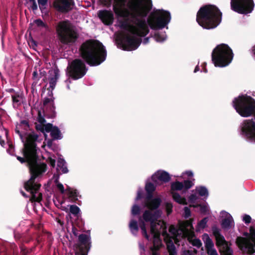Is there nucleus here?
<instances>
[{
  "label": "nucleus",
  "instance_id": "nucleus-17",
  "mask_svg": "<svg viewBox=\"0 0 255 255\" xmlns=\"http://www.w3.org/2000/svg\"><path fill=\"white\" fill-rule=\"evenodd\" d=\"M75 5L74 0H55L53 2L54 7L62 13H67L73 9Z\"/></svg>",
  "mask_w": 255,
  "mask_h": 255
},
{
  "label": "nucleus",
  "instance_id": "nucleus-14",
  "mask_svg": "<svg viewBox=\"0 0 255 255\" xmlns=\"http://www.w3.org/2000/svg\"><path fill=\"white\" fill-rule=\"evenodd\" d=\"M193 219H190L184 222H180L178 228L176 226V243L178 236L181 235L182 237H185L193 234Z\"/></svg>",
  "mask_w": 255,
  "mask_h": 255
},
{
  "label": "nucleus",
  "instance_id": "nucleus-52",
  "mask_svg": "<svg viewBox=\"0 0 255 255\" xmlns=\"http://www.w3.org/2000/svg\"><path fill=\"white\" fill-rule=\"evenodd\" d=\"M252 220L251 217L250 216L248 215H245L243 217V221L246 223V224H249L251 222Z\"/></svg>",
  "mask_w": 255,
  "mask_h": 255
},
{
  "label": "nucleus",
  "instance_id": "nucleus-47",
  "mask_svg": "<svg viewBox=\"0 0 255 255\" xmlns=\"http://www.w3.org/2000/svg\"><path fill=\"white\" fill-rule=\"evenodd\" d=\"M171 194H172L173 200L175 201V181L171 183Z\"/></svg>",
  "mask_w": 255,
  "mask_h": 255
},
{
  "label": "nucleus",
  "instance_id": "nucleus-42",
  "mask_svg": "<svg viewBox=\"0 0 255 255\" xmlns=\"http://www.w3.org/2000/svg\"><path fill=\"white\" fill-rule=\"evenodd\" d=\"M74 225H75L77 228L83 232L84 229V224L82 220H77L74 223Z\"/></svg>",
  "mask_w": 255,
  "mask_h": 255
},
{
  "label": "nucleus",
  "instance_id": "nucleus-21",
  "mask_svg": "<svg viewBox=\"0 0 255 255\" xmlns=\"http://www.w3.org/2000/svg\"><path fill=\"white\" fill-rule=\"evenodd\" d=\"M221 226L225 230H229L234 227L235 223L232 216L228 212L222 211L220 213Z\"/></svg>",
  "mask_w": 255,
  "mask_h": 255
},
{
  "label": "nucleus",
  "instance_id": "nucleus-4",
  "mask_svg": "<svg viewBox=\"0 0 255 255\" xmlns=\"http://www.w3.org/2000/svg\"><path fill=\"white\" fill-rule=\"evenodd\" d=\"M233 105L242 117L254 115V119L244 120L241 128L242 134L247 140L255 142V100L251 96L242 95L234 99Z\"/></svg>",
  "mask_w": 255,
  "mask_h": 255
},
{
  "label": "nucleus",
  "instance_id": "nucleus-32",
  "mask_svg": "<svg viewBox=\"0 0 255 255\" xmlns=\"http://www.w3.org/2000/svg\"><path fill=\"white\" fill-rule=\"evenodd\" d=\"M208 221V218L205 217L200 221L196 227V231L198 232H200L201 230H203L205 229L207 226V223Z\"/></svg>",
  "mask_w": 255,
  "mask_h": 255
},
{
  "label": "nucleus",
  "instance_id": "nucleus-44",
  "mask_svg": "<svg viewBox=\"0 0 255 255\" xmlns=\"http://www.w3.org/2000/svg\"><path fill=\"white\" fill-rule=\"evenodd\" d=\"M172 204L171 202H167L165 204V209L167 215L170 214L172 211Z\"/></svg>",
  "mask_w": 255,
  "mask_h": 255
},
{
  "label": "nucleus",
  "instance_id": "nucleus-37",
  "mask_svg": "<svg viewBox=\"0 0 255 255\" xmlns=\"http://www.w3.org/2000/svg\"><path fill=\"white\" fill-rule=\"evenodd\" d=\"M140 228L142 231V234L143 236L147 240H149V236L147 233L145 224L144 222L142 221H141L140 222Z\"/></svg>",
  "mask_w": 255,
  "mask_h": 255
},
{
  "label": "nucleus",
  "instance_id": "nucleus-50",
  "mask_svg": "<svg viewBox=\"0 0 255 255\" xmlns=\"http://www.w3.org/2000/svg\"><path fill=\"white\" fill-rule=\"evenodd\" d=\"M66 164L65 160L61 158H59L57 161V166L58 168L62 166H64Z\"/></svg>",
  "mask_w": 255,
  "mask_h": 255
},
{
  "label": "nucleus",
  "instance_id": "nucleus-3",
  "mask_svg": "<svg viewBox=\"0 0 255 255\" xmlns=\"http://www.w3.org/2000/svg\"><path fill=\"white\" fill-rule=\"evenodd\" d=\"M79 54L82 59H75L69 63L67 74L73 80H76L83 77L88 68L85 63L90 66H96L103 62L107 57V51L103 44L99 41L88 39L80 45Z\"/></svg>",
  "mask_w": 255,
  "mask_h": 255
},
{
  "label": "nucleus",
  "instance_id": "nucleus-55",
  "mask_svg": "<svg viewBox=\"0 0 255 255\" xmlns=\"http://www.w3.org/2000/svg\"><path fill=\"white\" fill-rule=\"evenodd\" d=\"M39 8L42 13H44L45 14H47L48 13V11L46 7V5H40L39 6Z\"/></svg>",
  "mask_w": 255,
  "mask_h": 255
},
{
  "label": "nucleus",
  "instance_id": "nucleus-34",
  "mask_svg": "<svg viewBox=\"0 0 255 255\" xmlns=\"http://www.w3.org/2000/svg\"><path fill=\"white\" fill-rule=\"evenodd\" d=\"M197 207H200V212L204 215L209 214V207L206 204H199Z\"/></svg>",
  "mask_w": 255,
  "mask_h": 255
},
{
  "label": "nucleus",
  "instance_id": "nucleus-13",
  "mask_svg": "<svg viewBox=\"0 0 255 255\" xmlns=\"http://www.w3.org/2000/svg\"><path fill=\"white\" fill-rule=\"evenodd\" d=\"M231 8L239 13H248L253 9V0H231Z\"/></svg>",
  "mask_w": 255,
  "mask_h": 255
},
{
  "label": "nucleus",
  "instance_id": "nucleus-56",
  "mask_svg": "<svg viewBox=\"0 0 255 255\" xmlns=\"http://www.w3.org/2000/svg\"><path fill=\"white\" fill-rule=\"evenodd\" d=\"M35 128L37 130H39L42 132H44V125H36L35 126Z\"/></svg>",
  "mask_w": 255,
  "mask_h": 255
},
{
  "label": "nucleus",
  "instance_id": "nucleus-11",
  "mask_svg": "<svg viewBox=\"0 0 255 255\" xmlns=\"http://www.w3.org/2000/svg\"><path fill=\"white\" fill-rule=\"evenodd\" d=\"M141 42L140 38H137L128 34L122 35L119 38V44L124 50L131 51L135 50Z\"/></svg>",
  "mask_w": 255,
  "mask_h": 255
},
{
  "label": "nucleus",
  "instance_id": "nucleus-53",
  "mask_svg": "<svg viewBox=\"0 0 255 255\" xmlns=\"http://www.w3.org/2000/svg\"><path fill=\"white\" fill-rule=\"evenodd\" d=\"M143 198V192L141 190H138L137 192V196L135 198V200L138 201Z\"/></svg>",
  "mask_w": 255,
  "mask_h": 255
},
{
  "label": "nucleus",
  "instance_id": "nucleus-49",
  "mask_svg": "<svg viewBox=\"0 0 255 255\" xmlns=\"http://www.w3.org/2000/svg\"><path fill=\"white\" fill-rule=\"evenodd\" d=\"M192 245L197 248H200L202 245V243L199 239H194L192 240Z\"/></svg>",
  "mask_w": 255,
  "mask_h": 255
},
{
  "label": "nucleus",
  "instance_id": "nucleus-30",
  "mask_svg": "<svg viewBox=\"0 0 255 255\" xmlns=\"http://www.w3.org/2000/svg\"><path fill=\"white\" fill-rule=\"evenodd\" d=\"M55 107L54 103L47 108L45 112V116L48 118H54L56 117Z\"/></svg>",
  "mask_w": 255,
  "mask_h": 255
},
{
  "label": "nucleus",
  "instance_id": "nucleus-12",
  "mask_svg": "<svg viewBox=\"0 0 255 255\" xmlns=\"http://www.w3.org/2000/svg\"><path fill=\"white\" fill-rule=\"evenodd\" d=\"M212 232L216 240V245L220 248L223 255H233V250L230 248L228 242L221 234L220 230L216 227L212 228Z\"/></svg>",
  "mask_w": 255,
  "mask_h": 255
},
{
  "label": "nucleus",
  "instance_id": "nucleus-25",
  "mask_svg": "<svg viewBox=\"0 0 255 255\" xmlns=\"http://www.w3.org/2000/svg\"><path fill=\"white\" fill-rule=\"evenodd\" d=\"M59 78V70L58 69H55L54 71V76L50 77L49 78V88H48V90H50V89H51L52 90H54L55 88L57 80Z\"/></svg>",
  "mask_w": 255,
  "mask_h": 255
},
{
  "label": "nucleus",
  "instance_id": "nucleus-39",
  "mask_svg": "<svg viewBox=\"0 0 255 255\" xmlns=\"http://www.w3.org/2000/svg\"><path fill=\"white\" fill-rule=\"evenodd\" d=\"M140 208L139 206L136 204H134L132 206L131 208V214L133 216L138 215L140 214Z\"/></svg>",
  "mask_w": 255,
  "mask_h": 255
},
{
  "label": "nucleus",
  "instance_id": "nucleus-64",
  "mask_svg": "<svg viewBox=\"0 0 255 255\" xmlns=\"http://www.w3.org/2000/svg\"><path fill=\"white\" fill-rule=\"evenodd\" d=\"M0 144L1 145V146L4 147V145H5V141L2 138V137L1 135H0Z\"/></svg>",
  "mask_w": 255,
  "mask_h": 255
},
{
  "label": "nucleus",
  "instance_id": "nucleus-59",
  "mask_svg": "<svg viewBox=\"0 0 255 255\" xmlns=\"http://www.w3.org/2000/svg\"><path fill=\"white\" fill-rule=\"evenodd\" d=\"M20 249L22 254L26 255L27 253V252L26 251V248L23 244H21L20 246Z\"/></svg>",
  "mask_w": 255,
  "mask_h": 255
},
{
  "label": "nucleus",
  "instance_id": "nucleus-58",
  "mask_svg": "<svg viewBox=\"0 0 255 255\" xmlns=\"http://www.w3.org/2000/svg\"><path fill=\"white\" fill-rule=\"evenodd\" d=\"M57 187L58 189L60 191L62 194H63L64 193V188L63 185L61 183H58L57 185Z\"/></svg>",
  "mask_w": 255,
  "mask_h": 255
},
{
  "label": "nucleus",
  "instance_id": "nucleus-1",
  "mask_svg": "<svg viewBox=\"0 0 255 255\" xmlns=\"http://www.w3.org/2000/svg\"><path fill=\"white\" fill-rule=\"evenodd\" d=\"M152 8L151 0H114L113 9L116 15L126 19L120 22L122 28L128 30L131 33L139 37L145 36L149 32L148 26L144 19L135 18V26L128 24V18L130 11L134 16L146 17Z\"/></svg>",
  "mask_w": 255,
  "mask_h": 255
},
{
  "label": "nucleus",
  "instance_id": "nucleus-33",
  "mask_svg": "<svg viewBox=\"0 0 255 255\" xmlns=\"http://www.w3.org/2000/svg\"><path fill=\"white\" fill-rule=\"evenodd\" d=\"M20 98L19 94L17 93H16L14 95H11L13 107L14 108H15V105H16L17 107L20 105Z\"/></svg>",
  "mask_w": 255,
  "mask_h": 255
},
{
  "label": "nucleus",
  "instance_id": "nucleus-43",
  "mask_svg": "<svg viewBox=\"0 0 255 255\" xmlns=\"http://www.w3.org/2000/svg\"><path fill=\"white\" fill-rule=\"evenodd\" d=\"M72 233L73 235L75 237H78L79 235V232H82L81 230H79V229L77 228V227L74 225V223H72Z\"/></svg>",
  "mask_w": 255,
  "mask_h": 255
},
{
  "label": "nucleus",
  "instance_id": "nucleus-46",
  "mask_svg": "<svg viewBox=\"0 0 255 255\" xmlns=\"http://www.w3.org/2000/svg\"><path fill=\"white\" fill-rule=\"evenodd\" d=\"M37 121L42 125H44L46 123V120L44 117L41 115L40 111H38Z\"/></svg>",
  "mask_w": 255,
  "mask_h": 255
},
{
  "label": "nucleus",
  "instance_id": "nucleus-22",
  "mask_svg": "<svg viewBox=\"0 0 255 255\" xmlns=\"http://www.w3.org/2000/svg\"><path fill=\"white\" fill-rule=\"evenodd\" d=\"M98 16L105 25H111L113 23L114 15L111 10H99L98 12Z\"/></svg>",
  "mask_w": 255,
  "mask_h": 255
},
{
  "label": "nucleus",
  "instance_id": "nucleus-10",
  "mask_svg": "<svg viewBox=\"0 0 255 255\" xmlns=\"http://www.w3.org/2000/svg\"><path fill=\"white\" fill-rule=\"evenodd\" d=\"M170 19L169 12L159 9L150 14L147 19V23L152 29H161L167 25Z\"/></svg>",
  "mask_w": 255,
  "mask_h": 255
},
{
  "label": "nucleus",
  "instance_id": "nucleus-35",
  "mask_svg": "<svg viewBox=\"0 0 255 255\" xmlns=\"http://www.w3.org/2000/svg\"><path fill=\"white\" fill-rule=\"evenodd\" d=\"M153 246L151 248L153 252L159 250L162 246L161 239L153 240Z\"/></svg>",
  "mask_w": 255,
  "mask_h": 255
},
{
  "label": "nucleus",
  "instance_id": "nucleus-62",
  "mask_svg": "<svg viewBox=\"0 0 255 255\" xmlns=\"http://www.w3.org/2000/svg\"><path fill=\"white\" fill-rule=\"evenodd\" d=\"M183 175H186L188 177L193 176V173L191 171H187L183 173Z\"/></svg>",
  "mask_w": 255,
  "mask_h": 255
},
{
  "label": "nucleus",
  "instance_id": "nucleus-26",
  "mask_svg": "<svg viewBox=\"0 0 255 255\" xmlns=\"http://www.w3.org/2000/svg\"><path fill=\"white\" fill-rule=\"evenodd\" d=\"M194 190L203 199H206L208 197V191L205 187L202 186H197Z\"/></svg>",
  "mask_w": 255,
  "mask_h": 255
},
{
  "label": "nucleus",
  "instance_id": "nucleus-40",
  "mask_svg": "<svg viewBox=\"0 0 255 255\" xmlns=\"http://www.w3.org/2000/svg\"><path fill=\"white\" fill-rule=\"evenodd\" d=\"M165 38L164 34H160L159 33L157 32L154 34V38L157 42H162L165 39Z\"/></svg>",
  "mask_w": 255,
  "mask_h": 255
},
{
  "label": "nucleus",
  "instance_id": "nucleus-41",
  "mask_svg": "<svg viewBox=\"0 0 255 255\" xmlns=\"http://www.w3.org/2000/svg\"><path fill=\"white\" fill-rule=\"evenodd\" d=\"M183 216L186 218H189L191 215V212L190 208L188 207H185L183 208Z\"/></svg>",
  "mask_w": 255,
  "mask_h": 255
},
{
  "label": "nucleus",
  "instance_id": "nucleus-9",
  "mask_svg": "<svg viewBox=\"0 0 255 255\" xmlns=\"http://www.w3.org/2000/svg\"><path fill=\"white\" fill-rule=\"evenodd\" d=\"M162 230V235L164 237V241L166 243L167 249L169 253V255H175V246L172 241L174 240L175 243V226L172 225L169 228V232L172 235L170 237L167 233L166 228L162 225V228H160V226H154V230L152 231V228H150V232L153 235V240H157L160 239L161 231Z\"/></svg>",
  "mask_w": 255,
  "mask_h": 255
},
{
  "label": "nucleus",
  "instance_id": "nucleus-54",
  "mask_svg": "<svg viewBox=\"0 0 255 255\" xmlns=\"http://www.w3.org/2000/svg\"><path fill=\"white\" fill-rule=\"evenodd\" d=\"M51 103V104L54 103L53 100L52 99H50L49 98H45L43 100V105L46 106L48 103Z\"/></svg>",
  "mask_w": 255,
  "mask_h": 255
},
{
  "label": "nucleus",
  "instance_id": "nucleus-18",
  "mask_svg": "<svg viewBox=\"0 0 255 255\" xmlns=\"http://www.w3.org/2000/svg\"><path fill=\"white\" fill-rule=\"evenodd\" d=\"M78 243L77 248L81 255H87L90 248L89 236L86 234H80L78 236Z\"/></svg>",
  "mask_w": 255,
  "mask_h": 255
},
{
  "label": "nucleus",
  "instance_id": "nucleus-51",
  "mask_svg": "<svg viewBox=\"0 0 255 255\" xmlns=\"http://www.w3.org/2000/svg\"><path fill=\"white\" fill-rule=\"evenodd\" d=\"M46 162L50 164L52 167H54L55 166V160L52 159L51 157H49L46 160Z\"/></svg>",
  "mask_w": 255,
  "mask_h": 255
},
{
  "label": "nucleus",
  "instance_id": "nucleus-57",
  "mask_svg": "<svg viewBox=\"0 0 255 255\" xmlns=\"http://www.w3.org/2000/svg\"><path fill=\"white\" fill-rule=\"evenodd\" d=\"M32 3L31 5L30 6V8L33 11H35L36 10H37L38 9V6H37V3L36 2V1H33V2H31Z\"/></svg>",
  "mask_w": 255,
  "mask_h": 255
},
{
  "label": "nucleus",
  "instance_id": "nucleus-63",
  "mask_svg": "<svg viewBox=\"0 0 255 255\" xmlns=\"http://www.w3.org/2000/svg\"><path fill=\"white\" fill-rule=\"evenodd\" d=\"M195 254L189 251H184L182 255H195Z\"/></svg>",
  "mask_w": 255,
  "mask_h": 255
},
{
  "label": "nucleus",
  "instance_id": "nucleus-16",
  "mask_svg": "<svg viewBox=\"0 0 255 255\" xmlns=\"http://www.w3.org/2000/svg\"><path fill=\"white\" fill-rule=\"evenodd\" d=\"M200 196L195 190L191 191L188 197V201L184 197L176 193V202L180 204L187 205L188 202L190 207L197 208L198 206V202L200 201Z\"/></svg>",
  "mask_w": 255,
  "mask_h": 255
},
{
  "label": "nucleus",
  "instance_id": "nucleus-19",
  "mask_svg": "<svg viewBox=\"0 0 255 255\" xmlns=\"http://www.w3.org/2000/svg\"><path fill=\"white\" fill-rule=\"evenodd\" d=\"M162 202L161 199L159 197L154 198L153 196L149 197L145 196L144 200V205L149 210L156 211L158 209Z\"/></svg>",
  "mask_w": 255,
  "mask_h": 255
},
{
  "label": "nucleus",
  "instance_id": "nucleus-23",
  "mask_svg": "<svg viewBox=\"0 0 255 255\" xmlns=\"http://www.w3.org/2000/svg\"><path fill=\"white\" fill-rule=\"evenodd\" d=\"M202 240L208 255H218L216 250L214 248L213 242L207 234L205 233L202 235Z\"/></svg>",
  "mask_w": 255,
  "mask_h": 255
},
{
  "label": "nucleus",
  "instance_id": "nucleus-20",
  "mask_svg": "<svg viewBox=\"0 0 255 255\" xmlns=\"http://www.w3.org/2000/svg\"><path fill=\"white\" fill-rule=\"evenodd\" d=\"M171 179L169 174L164 170H158L151 176V180L156 184L167 183Z\"/></svg>",
  "mask_w": 255,
  "mask_h": 255
},
{
  "label": "nucleus",
  "instance_id": "nucleus-8",
  "mask_svg": "<svg viewBox=\"0 0 255 255\" xmlns=\"http://www.w3.org/2000/svg\"><path fill=\"white\" fill-rule=\"evenodd\" d=\"M250 228L249 233H244L245 237H238L236 244L244 253L253 254L255 253V221Z\"/></svg>",
  "mask_w": 255,
  "mask_h": 255
},
{
  "label": "nucleus",
  "instance_id": "nucleus-5",
  "mask_svg": "<svg viewBox=\"0 0 255 255\" xmlns=\"http://www.w3.org/2000/svg\"><path fill=\"white\" fill-rule=\"evenodd\" d=\"M222 13L214 5L201 7L197 13L196 21L201 27L206 29L216 28L221 22Z\"/></svg>",
  "mask_w": 255,
  "mask_h": 255
},
{
  "label": "nucleus",
  "instance_id": "nucleus-38",
  "mask_svg": "<svg viewBox=\"0 0 255 255\" xmlns=\"http://www.w3.org/2000/svg\"><path fill=\"white\" fill-rule=\"evenodd\" d=\"M34 23L38 27L45 28L46 30L49 28L48 26L44 23L41 19H37L34 21Z\"/></svg>",
  "mask_w": 255,
  "mask_h": 255
},
{
  "label": "nucleus",
  "instance_id": "nucleus-45",
  "mask_svg": "<svg viewBox=\"0 0 255 255\" xmlns=\"http://www.w3.org/2000/svg\"><path fill=\"white\" fill-rule=\"evenodd\" d=\"M54 126H53V125L50 123H48L46 125L44 124V131L47 132H49L52 131Z\"/></svg>",
  "mask_w": 255,
  "mask_h": 255
},
{
  "label": "nucleus",
  "instance_id": "nucleus-36",
  "mask_svg": "<svg viewBox=\"0 0 255 255\" xmlns=\"http://www.w3.org/2000/svg\"><path fill=\"white\" fill-rule=\"evenodd\" d=\"M80 211V208L75 205H72L70 206V212L75 217H78V214Z\"/></svg>",
  "mask_w": 255,
  "mask_h": 255
},
{
  "label": "nucleus",
  "instance_id": "nucleus-31",
  "mask_svg": "<svg viewBox=\"0 0 255 255\" xmlns=\"http://www.w3.org/2000/svg\"><path fill=\"white\" fill-rule=\"evenodd\" d=\"M129 228L133 235H136L139 230L137 222L134 220H131L129 224Z\"/></svg>",
  "mask_w": 255,
  "mask_h": 255
},
{
  "label": "nucleus",
  "instance_id": "nucleus-7",
  "mask_svg": "<svg viewBox=\"0 0 255 255\" xmlns=\"http://www.w3.org/2000/svg\"><path fill=\"white\" fill-rule=\"evenodd\" d=\"M234 54L232 50L227 44L217 45L213 50L212 59L216 67H224L231 63Z\"/></svg>",
  "mask_w": 255,
  "mask_h": 255
},
{
  "label": "nucleus",
  "instance_id": "nucleus-60",
  "mask_svg": "<svg viewBox=\"0 0 255 255\" xmlns=\"http://www.w3.org/2000/svg\"><path fill=\"white\" fill-rule=\"evenodd\" d=\"M39 6L46 5L48 2V0H37Z\"/></svg>",
  "mask_w": 255,
  "mask_h": 255
},
{
  "label": "nucleus",
  "instance_id": "nucleus-15",
  "mask_svg": "<svg viewBox=\"0 0 255 255\" xmlns=\"http://www.w3.org/2000/svg\"><path fill=\"white\" fill-rule=\"evenodd\" d=\"M161 211L160 210L156 211L146 210L142 215V218L146 222H150V227L152 231L154 230V226H160V228H162V225L160 224V222L156 223V221L160 217Z\"/></svg>",
  "mask_w": 255,
  "mask_h": 255
},
{
  "label": "nucleus",
  "instance_id": "nucleus-27",
  "mask_svg": "<svg viewBox=\"0 0 255 255\" xmlns=\"http://www.w3.org/2000/svg\"><path fill=\"white\" fill-rule=\"evenodd\" d=\"M145 190L146 192L145 196L149 197L150 196H153V192L156 190V187L152 183L148 182L145 184Z\"/></svg>",
  "mask_w": 255,
  "mask_h": 255
},
{
  "label": "nucleus",
  "instance_id": "nucleus-24",
  "mask_svg": "<svg viewBox=\"0 0 255 255\" xmlns=\"http://www.w3.org/2000/svg\"><path fill=\"white\" fill-rule=\"evenodd\" d=\"M193 185V181L189 180H185L183 182L176 181V190H182L183 192H186Z\"/></svg>",
  "mask_w": 255,
  "mask_h": 255
},
{
  "label": "nucleus",
  "instance_id": "nucleus-2",
  "mask_svg": "<svg viewBox=\"0 0 255 255\" xmlns=\"http://www.w3.org/2000/svg\"><path fill=\"white\" fill-rule=\"evenodd\" d=\"M38 137V135L34 132L29 133L22 149L24 157L16 156L21 163L27 162L29 166L31 177L28 180L24 182V188L26 191L30 193L31 197L29 200L31 202H40L42 199V193L38 192L41 184L35 183V179L47 170L46 163H37L38 156L36 141Z\"/></svg>",
  "mask_w": 255,
  "mask_h": 255
},
{
  "label": "nucleus",
  "instance_id": "nucleus-48",
  "mask_svg": "<svg viewBox=\"0 0 255 255\" xmlns=\"http://www.w3.org/2000/svg\"><path fill=\"white\" fill-rule=\"evenodd\" d=\"M19 126H23V128L25 130H27L29 128V125L28 120H22L20 123Z\"/></svg>",
  "mask_w": 255,
  "mask_h": 255
},
{
  "label": "nucleus",
  "instance_id": "nucleus-28",
  "mask_svg": "<svg viewBox=\"0 0 255 255\" xmlns=\"http://www.w3.org/2000/svg\"><path fill=\"white\" fill-rule=\"evenodd\" d=\"M50 135L53 140L60 139L62 138V133L59 128L56 126L54 127L50 132Z\"/></svg>",
  "mask_w": 255,
  "mask_h": 255
},
{
  "label": "nucleus",
  "instance_id": "nucleus-29",
  "mask_svg": "<svg viewBox=\"0 0 255 255\" xmlns=\"http://www.w3.org/2000/svg\"><path fill=\"white\" fill-rule=\"evenodd\" d=\"M66 190L68 192L69 197L75 202L78 200L77 197L79 196V193L77 190L73 189L69 186L67 187Z\"/></svg>",
  "mask_w": 255,
  "mask_h": 255
},
{
  "label": "nucleus",
  "instance_id": "nucleus-61",
  "mask_svg": "<svg viewBox=\"0 0 255 255\" xmlns=\"http://www.w3.org/2000/svg\"><path fill=\"white\" fill-rule=\"evenodd\" d=\"M59 168L61 170L62 173H67L68 172V169L65 164L64 166L60 167Z\"/></svg>",
  "mask_w": 255,
  "mask_h": 255
},
{
  "label": "nucleus",
  "instance_id": "nucleus-6",
  "mask_svg": "<svg viewBox=\"0 0 255 255\" xmlns=\"http://www.w3.org/2000/svg\"><path fill=\"white\" fill-rule=\"evenodd\" d=\"M56 32L59 42L68 46L74 45L79 37L77 28L68 20L58 22L56 26Z\"/></svg>",
  "mask_w": 255,
  "mask_h": 255
}]
</instances>
